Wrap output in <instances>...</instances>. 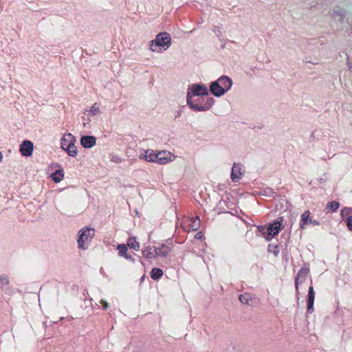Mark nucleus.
Wrapping results in <instances>:
<instances>
[{
    "mask_svg": "<svg viewBox=\"0 0 352 352\" xmlns=\"http://www.w3.org/2000/svg\"><path fill=\"white\" fill-rule=\"evenodd\" d=\"M208 95V90L204 85L192 84L188 89L186 94V102L189 107L195 111H208L214 103V99L212 97L206 98V102L202 104H195L193 96H204Z\"/></svg>",
    "mask_w": 352,
    "mask_h": 352,
    "instance_id": "obj_1",
    "label": "nucleus"
},
{
    "mask_svg": "<svg viewBox=\"0 0 352 352\" xmlns=\"http://www.w3.org/2000/svg\"><path fill=\"white\" fill-rule=\"evenodd\" d=\"M232 85V79L227 76H221L210 85V92L216 97H220L228 91Z\"/></svg>",
    "mask_w": 352,
    "mask_h": 352,
    "instance_id": "obj_2",
    "label": "nucleus"
},
{
    "mask_svg": "<svg viewBox=\"0 0 352 352\" xmlns=\"http://www.w3.org/2000/svg\"><path fill=\"white\" fill-rule=\"evenodd\" d=\"M150 50L153 52H162L166 50L171 45V38L167 32H160L155 38L150 41Z\"/></svg>",
    "mask_w": 352,
    "mask_h": 352,
    "instance_id": "obj_3",
    "label": "nucleus"
},
{
    "mask_svg": "<svg viewBox=\"0 0 352 352\" xmlns=\"http://www.w3.org/2000/svg\"><path fill=\"white\" fill-rule=\"evenodd\" d=\"M94 229L89 227H85L78 232V239L77 241L78 248L82 250L87 249L86 243L90 241L94 236Z\"/></svg>",
    "mask_w": 352,
    "mask_h": 352,
    "instance_id": "obj_4",
    "label": "nucleus"
},
{
    "mask_svg": "<svg viewBox=\"0 0 352 352\" xmlns=\"http://www.w3.org/2000/svg\"><path fill=\"white\" fill-rule=\"evenodd\" d=\"M283 221V217H278L276 221L271 224L267 228V233L268 234V236L266 237V239L267 241H270L272 237H274L275 235L278 234L279 231L282 229V223Z\"/></svg>",
    "mask_w": 352,
    "mask_h": 352,
    "instance_id": "obj_5",
    "label": "nucleus"
},
{
    "mask_svg": "<svg viewBox=\"0 0 352 352\" xmlns=\"http://www.w3.org/2000/svg\"><path fill=\"white\" fill-rule=\"evenodd\" d=\"M307 224H312L314 226H319L320 222L317 220L313 219L310 217L309 210L305 211L300 216V228L302 230L305 229Z\"/></svg>",
    "mask_w": 352,
    "mask_h": 352,
    "instance_id": "obj_6",
    "label": "nucleus"
},
{
    "mask_svg": "<svg viewBox=\"0 0 352 352\" xmlns=\"http://www.w3.org/2000/svg\"><path fill=\"white\" fill-rule=\"evenodd\" d=\"M239 299L241 303L251 307L256 306L258 302V298L255 295L250 293L241 294L239 296Z\"/></svg>",
    "mask_w": 352,
    "mask_h": 352,
    "instance_id": "obj_7",
    "label": "nucleus"
},
{
    "mask_svg": "<svg viewBox=\"0 0 352 352\" xmlns=\"http://www.w3.org/2000/svg\"><path fill=\"white\" fill-rule=\"evenodd\" d=\"M156 163L159 164H166L167 163L173 161L174 156L168 151H162L156 154Z\"/></svg>",
    "mask_w": 352,
    "mask_h": 352,
    "instance_id": "obj_8",
    "label": "nucleus"
},
{
    "mask_svg": "<svg viewBox=\"0 0 352 352\" xmlns=\"http://www.w3.org/2000/svg\"><path fill=\"white\" fill-rule=\"evenodd\" d=\"M33 143L30 140H24L20 145V152L23 156L30 157L32 155Z\"/></svg>",
    "mask_w": 352,
    "mask_h": 352,
    "instance_id": "obj_9",
    "label": "nucleus"
},
{
    "mask_svg": "<svg viewBox=\"0 0 352 352\" xmlns=\"http://www.w3.org/2000/svg\"><path fill=\"white\" fill-rule=\"evenodd\" d=\"M242 175V165L239 163H234L230 175L232 181L234 182H238L241 178Z\"/></svg>",
    "mask_w": 352,
    "mask_h": 352,
    "instance_id": "obj_10",
    "label": "nucleus"
},
{
    "mask_svg": "<svg viewBox=\"0 0 352 352\" xmlns=\"http://www.w3.org/2000/svg\"><path fill=\"white\" fill-rule=\"evenodd\" d=\"M155 255L157 256L166 257L170 252V248L165 244H160L158 246L153 247Z\"/></svg>",
    "mask_w": 352,
    "mask_h": 352,
    "instance_id": "obj_11",
    "label": "nucleus"
},
{
    "mask_svg": "<svg viewBox=\"0 0 352 352\" xmlns=\"http://www.w3.org/2000/svg\"><path fill=\"white\" fill-rule=\"evenodd\" d=\"M309 272V270L308 268H301L298 272L297 276L295 278V287L296 292H298V284L299 283H302L305 280L306 276L308 275Z\"/></svg>",
    "mask_w": 352,
    "mask_h": 352,
    "instance_id": "obj_12",
    "label": "nucleus"
},
{
    "mask_svg": "<svg viewBox=\"0 0 352 352\" xmlns=\"http://www.w3.org/2000/svg\"><path fill=\"white\" fill-rule=\"evenodd\" d=\"M96 139L94 136L83 135L80 138L81 145L86 148H89L96 145Z\"/></svg>",
    "mask_w": 352,
    "mask_h": 352,
    "instance_id": "obj_13",
    "label": "nucleus"
},
{
    "mask_svg": "<svg viewBox=\"0 0 352 352\" xmlns=\"http://www.w3.org/2000/svg\"><path fill=\"white\" fill-rule=\"evenodd\" d=\"M315 298V292L314 290V287L310 286L308 291V296H307V311L309 313H312L314 311V303Z\"/></svg>",
    "mask_w": 352,
    "mask_h": 352,
    "instance_id": "obj_14",
    "label": "nucleus"
},
{
    "mask_svg": "<svg viewBox=\"0 0 352 352\" xmlns=\"http://www.w3.org/2000/svg\"><path fill=\"white\" fill-rule=\"evenodd\" d=\"M156 154L153 150L151 149H147L146 151H144V153L141 154V156L140 157V159H143L146 160V162H155L157 160Z\"/></svg>",
    "mask_w": 352,
    "mask_h": 352,
    "instance_id": "obj_15",
    "label": "nucleus"
},
{
    "mask_svg": "<svg viewBox=\"0 0 352 352\" xmlns=\"http://www.w3.org/2000/svg\"><path fill=\"white\" fill-rule=\"evenodd\" d=\"M76 138L71 133L65 134L61 139V147L63 149L75 143Z\"/></svg>",
    "mask_w": 352,
    "mask_h": 352,
    "instance_id": "obj_16",
    "label": "nucleus"
},
{
    "mask_svg": "<svg viewBox=\"0 0 352 352\" xmlns=\"http://www.w3.org/2000/svg\"><path fill=\"white\" fill-rule=\"evenodd\" d=\"M341 215L344 217V215L349 216L346 219V223L348 229L350 231H352V208H345L341 210Z\"/></svg>",
    "mask_w": 352,
    "mask_h": 352,
    "instance_id": "obj_17",
    "label": "nucleus"
},
{
    "mask_svg": "<svg viewBox=\"0 0 352 352\" xmlns=\"http://www.w3.org/2000/svg\"><path fill=\"white\" fill-rule=\"evenodd\" d=\"M52 179L55 183H58L63 180L64 177V171L63 169H58L52 175Z\"/></svg>",
    "mask_w": 352,
    "mask_h": 352,
    "instance_id": "obj_18",
    "label": "nucleus"
},
{
    "mask_svg": "<svg viewBox=\"0 0 352 352\" xmlns=\"http://www.w3.org/2000/svg\"><path fill=\"white\" fill-rule=\"evenodd\" d=\"M127 245L135 250H138L140 248L139 243L136 241V238L133 236L129 238L127 240Z\"/></svg>",
    "mask_w": 352,
    "mask_h": 352,
    "instance_id": "obj_19",
    "label": "nucleus"
},
{
    "mask_svg": "<svg viewBox=\"0 0 352 352\" xmlns=\"http://www.w3.org/2000/svg\"><path fill=\"white\" fill-rule=\"evenodd\" d=\"M63 150L66 151L69 155L72 157H76L78 154V150L75 146V143H72V145H69L67 148H65Z\"/></svg>",
    "mask_w": 352,
    "mask_h": 352,
    "instance_id": "obj_20",
    "label": "nucleus"
},
{
    "mask_svg": "<svg viewBox=\"0 0 352 352\" xmlns=\"http://www.w3.org/2000/svg\"><path fill=\"white\" fill-rule=\"evenodd\" d=\"M150 275L153 280H157L162 276L163 271L160 268H153L151 270Z\"/></svg>",
    "mask_w": 352,
    "mask_h": 352,
    "instance_id": "obj_21",
    "label": "nucleus"
},
{
    "mask_svg": "<svg viewBox=\"0 0 352 352\" xmlns=\"http://www.w3.org/2000/svg\"><path fill=\"white\" fill-rule=\"evenodd\" d=\"M190 223L189 224V226L190 227V228L194 231L197 230L200 226V220L199 217H196L195 218H192L190 219Z\"/></svg>",
    "mask_w": 352,
    "mask_h": 352,
    "instance_id": "obj_22",
    "label": "nucleus"
},
{
    "mask_svg": "<svg viewBox=\"0 0 352 352\" xmlns=\"http://www.w3.org/2000/svg\"><path fill=\"white\" fill-rule=\"evenodd\" d=\"M142 254L144 257L147 258H152L157 256L155 254H154L152 252V248L151 247H146L142 250Z\"/></svg>",
    "mask_w": 352,
    "mask_h": 352,
    "instance_id": "obj_23",
    "label": "nucleus"
},
{
    "mask_svg": "<svg viewBox=\"0 0 352 352\" xmlns=\"http://www.w3.org/2000/svg\"><path fill=\"white\" fill-rule=\"evenodd\" d=\"M9 279L8 276L6 275H1L0 276V287L1 289H6V286L9 284Z\"/></svg>",
    "mask_w": 352,
    "mask_h": 352,
    "instance_id": "obj_24",
    "label": "nucleus"
},
{
    "mask_svg": "<svg viewBox=\"0 0 352 352\" xmlns=\"http://www.w3.org/2000/svg\"><path fill=\"white\" fill-rule=\"evenodd\" d=\"M340 206V204L338 201H332L329 202L327 206V208L330 210L331 212L336 211Z\"/></svg>",
    "mask_w": 352,
    "mask_h": 352,
    "instance_id": "obj_25",
    "label": "nucleus"
},
{
    "mask_svg": "<svg viewBox=\"0 0 352 352\" xmlns=\"http://www.w3.org/2000/svg\"><path fill=\"white\" fill-rule=\"evenodd\" d=\"M345 14L346 12L344 10L339 9L338 10H333L331 12V16L334 19H336L337 16H340L341 17V19H342Z\"/></svg>",
    "mask_w": 352,
    "mask_h": 352,
    "instance_id": "obj_26",
    "label": "nucleus"
},
{
    "mask_svg": "<svg viewBox=\"0 0 352 352\" xmlns=\"http://www.w3.org/2000/svg\"><path fill=\"white\" fill-rule=\"evenodd\" d=\"M117 250L120 256H123L127 252V247L125 244H119L117 247Z\"/></svg>",
    "mask_w": 352,
    "mask_h": 352,
    "instance_id": "obj_27",
    "label": "nucleus"
},
{
    "mask_svg": "<svg viewBox=\"0 0 352 352\" xmlns=\"http://www.w3.org/2000/svg\"><path fill=\"white\" fill-rule=\"evenodd\" d=\"M268 251L270 252H272L276 256H277L279 254L278 245H269Z\"/></svg>",
    "mask_w": 352,
    "mask_h": 352,
    "instance_id": "obj_28",
    "label": "nucleus"
},
{
    "mask_svg": "<svg viewBox=\"0 0 352 352\" xmlns=\"http://www.w3.org/2000/svg\"><path fill=\"white\" fill-rule=\"evenodd\" d=\"M89 112L92 116H95L100 113L99 106L95 103L89 109Z\"/></svg>",
    "mask_w": 352,
    "mask_h": 352,
    "instance_id": "obj_29",
    "label": "nucleus"
},
{
    "mask_svg": "<svg viewBox=\"0 0 352 352\" xmlns=\"http://www.w3.org/2000/svg\"><path fill=\"white\" fill-rule=\"evenodd\" d=\"M195 104H202L206 102V98H200L197 100H193Z\"/></svg>",
    "mask_w": 352,
    "mask_h": 352,
    "instance_id": "obj_30",
    "label": "nucleus"
},
{
    "mask_svg": "<svg viewBox=\"0 0 352 352\" xmlns=\"http://www.w3.org/2000/svg\"><path fill=\"white\" fill-rule=\"evenodd\" d=\"M111 160L116 163H120L122 162V159L118 156H113Z\"/></svg>",
    "mask_w": 352,
    "mask_h": 352,
    "instance_id": "obj_31",
    "label": "nucleus"
},
{
    "mask_svg": "<svg viewBox=\"0 0 352 352\" xmlns=\"http://www.w3.org/2000/svg\"><path fill=\"white\" fill-rule=\"evenodd\" d=\"M100 304L102 305V307H103V309H107L109 308V304L107 301L104 300H101L100 301Z\"/></svg>",
    "mask_w": 352,
    "mask_h": 352,
    "instance_id": "obj_32",
    "label": "nucleus"
},
{
    "mask_svg": "<svg viewBox=\"0 0 352 352\" xmlns=\"http://www.w3.org/2000/svg\"><path fill=\"white\" fill-rule=\"evenodd\" d=\"M126 259L134 261V259L127 252L123 256Z\"/></svg>",
    "mask_w": 352,
    "mask_h": 352,
    "instance_id": "obj_33",
    "label": "nucleus"
},
{
    "mask_svg": "<svg viewBox=\"0 0 352 352\" xmlns=\"http://www.w3.org/2000/svg\"><path fill=\"white\" fill-rule=\"evenodd\" d=\"M202 237H203V234L201 232H197L195 236V238L197 239H202Z\"/></svg>",
    "mask_w": 352,
    "mask_h": 352,
    "instance_id": "obj_34",
    "label": "nucleus"
},
{
    "mask_svg": "<svg viewBox=\"0 0 352 352\" xmlns=\"http://www.w3.org/2000/svg\"><path fill=\"white\" fill-rule=\"evenodd\" d=\"M267 228L265 226H258V230L260 231V232H263L264 233L265 230H267Z\"/></svg>",
    "mask_w": 352,
    "mask_h": 352,
    "instance_id": "obj_35",
    "label": "nucleus"
},
{
    "mask_svg": "<svg viewBox=\"0 0 352 352\" xmlns=\"http://www.w3.org/2000/svg\"><path fill=\"white\" fill-rule=\"evenodd\" d=\"M180 116H181V111H177V114L175 116V119L178 118V117H180Z\"/></svg>",
    "mask_w": 352,
    "mask_h": 352,
    "instance_id": "obj_36",
    "label": "nucleus"
},
{
    "mask_svg": "<svg viewBox=\"0 0 352 352\" xmlns=\"http://www.w3.org/2000/svg\"><path fill=\"white\" fill-rule=\"evenodd\" d=\"M2 160H3V154L0 151V162L2 161Z\"/></svg>",
    "mask_w": 352,
    "mask_h": 352,
    "instance_id": "obj_37",
    "label": "nucleus"
}]
</instances>
